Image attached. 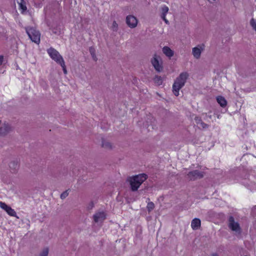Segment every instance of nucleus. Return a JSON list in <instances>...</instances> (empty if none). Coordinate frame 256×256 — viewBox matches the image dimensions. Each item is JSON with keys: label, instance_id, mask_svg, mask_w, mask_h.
<instances>
[{"label": "nucleus", "instance_id": "nucleus-1", "mask_svg": "<svg viewBox=\"0 0 256 256\" xmlns=\"http://www.w3.org/2000/svg\"><path fill=\"white\" fill-rule=\"evenodd\" d=\"M188 76L187 72H183L176 79L172 86L173 92L176 96L179 95L180 90L184 86Z\"/></svg>", "mask_w": 256, "mask_h": 256}, {"label": "nucleus", "instance_id": "nucleus-2", "mask_svg": "<svg viewBox=\"0 0 256 256\" xmlns=\"http://www.w3.org/2000/svg\"><path fill=\"white\" fill-rule=\"evenodd\" d=\"M147 178L146 174H140L128 178L132 190H136L141 184Z\"/></svg>", "mask_w": 256, "mask_h": 256}, {"label": "nucleus", "instance_id": "nucleus-3", "mask_svg": "<svg viewBox=\"0 0 256 256\" xmlns=\"http://www.w3.org/2000/svg\"><path fill=\"white\" fill-rule=\"evenodd\" d=\"M25 30L31 40L36 44H39L40 40V32L33 27H26Z\"/></svg>", "mask_w": 256, "mask_h": 256}, {"label": "nucleus", "instance_id": "nucleus-4", "mask_svg": "<svg viewBox=\"0 0 256 256\" xmlns=\"http://www.w3.org/2000/svg\"><path fill=\"white\" fill-rule=\"evenodd\" d=\"M50 56L58 64H62L64 65V60L60 53L54 48H50L47 50Z\"/></svg>", "mask_w": 256, "mask_h": 256}, {"label": "nucleus", "instance_id": "nucleus-5", "mask_svg": "<svg viewBox=\"0 0 256 256\" xmlns=\"http://www.w3.org/2000/svg\"><path fill=\"white\" fill-rule=\"evenodd\" d=\"M151 62L156 71L160 72L162 70V60L160 56L155 55L152 58Z\"/></svg>", "mask_w": 256, "mask_h": 256}, {"label": "nucleus", "instance_id": "nucleus-6", "mask_svg": "<svg viewBox=\"0 0 256 256\" xmlns=\"http://www.w3.org/2000/svg\"><path fill=\"white\" fill-rule=\"evenodd\" d=\"M126 24L131 28H135L138 23V20L136 17L132 15H128L126 17Z\"/></svg>", "mask_w": 256, "mask_h": 256}, {"label": "nucleus", "instance_id": "nucleus-7", "mask_svg": "<svg viewBox=\"0 0 256 256\" xmlns=\"http://www.w3.org/2000/svg\"><path fill=\"white\" fill-rule=\"evenodd\" d=\"M229 227L232 230L235 232L236 234H240V228L239 224L237 222H235L232 216L229 218Z\"/></svg>", "mask_w": 256, "mask_h": 256}, {"label": "nucleus", "instance_id": "nucleus-8", "mask_svg": "<svg viewBox=\"0 0 256 256\" xmlns=\"http://www.w3.org/2000/svg\"><path fill=\"white\" fill-rule=\"evenodd\" d=\"M204 49V44H200L192 48V54L194 58L198 59L200 57L201 54Z\"/></svg>", "mask_w": 256, "mask_h": 256}, {"label": "nucleus", "instance_id": "nucleus-9", "mask_svg": "<svg viewBox=\"0 0 256 256\" xmlns=\"http://www.w3.org/2000/svg\"><path fill=\"white\" fill-rule=\"evenodd\" d=\"M0 208L4 210L8 215L16 216V214L14 210L4 202H0Z\"/></svg>", "mask_w": 256, "mask_h": 256}, {"label": "nucleus", "instance_id": "nucleus-10", "mask_svg": "<svg viewBox=\"0 0 256 256\" xmlns=\"http://www.w3.org/2000/svg\"><path fill=\"white\" fill-rule=\"evenodd\" d=\"M94 220L95 222H102L106 218V213L104 211H98L94 215Z\"/></svg>", "mask_w": 256, "mask_h": 256}, {"label": "nucleus", "instance_id": "nucleus-11", "mask_svg": "<svg viewBox=\"0 0 256 256\" xmlns=\"http://www.w3.org/2000/svg\"><path fill=\"white\" fill-rule=\"evenodd\" d=\"M169 10L168 8L166 6H162L160 8V16L162 19L165 23L167 24H169L168 20L166 18V16Z\"/></svg>", "mask_w": 256, "mask_h": 256}, {"label": "nucleus", "instance_id": "nucleus-12", "mask_svg": "<svg viewBox=\"0 0 256 256\" xmlns=\"http://www.w3.org/2000/svg\"><path fill=\"white\" fill-rule=\"evenodd\" d=\"M203 173L197 170L190 172L188 174V178L191 180H194L203 176Z\"/></svg>", "mask_w": 256, "mask_h": 256}, {"label": "nucleus", "instance_id": "nucleus-13", "mask_svg": "<svg viewBox=\"0 0 256 256\" xmlns=\"http://www.w3.org/2000/svg\"><path fill=\"white\" fill-rule=\"evenodd\" d=\"M10 130V127L8 124L4 123L0 128V136H4Z\"/></svg>", "mask_w": 256, "mask_h": 256}, {"label": "nucleus", "instance_id": "nucleus-14", "mask_svg": "<svg viewBox=\"0 0 256 256\" xmlns=\"http://www.w3.org/2000/svg\"><path fill=\"white\" fill-rule=\"evenodd\" d=\"M163 53L168 57L171 58L174 56V52L168 46H165L162 48Z\"/></svg>", "mask_w": 256, "mask_h": 256}, {"label": "nucleus", "instance_id": "nucleus-15", "mask_svg": "<svg viewBox=\"0 0 256 256\" xmlns=\"http://www.w3.org/2000/svg\"><path fill=\"white\" fill-rule=\"evenodd\" d=\"M200 226V219L195 218L191 223V226L193 230H197Z\"/></svg>", "mask_w": 256, "mask_h": 256}, {"label": "nucleus", "instance_id": "nucleus-16", "mask_svg": "<svg viewBox=\"0 0 256 256\" xmlns=\"http://www.w3.org/2000/svg\"><path fill=\"white\" fill-rule=\"evenodd\" d=\"M216 100L217 102L218 103V104L222 106V107H225L227 104V102L226 100V99L222 96H218L216 98Z\"/></svg>", "mask_w": 256, "mask_h": 256}, {"label": "nucleus", "instance_id": "nucleus-17", "mask_svg": "<svg viewBox=\"0 0 256 256\" xmlns=\"http://www.w3.org/2000/svg\"><path fill=\"white\" fill-rule=\"evenodd\" d=\"M102 146L106 149H112V144L106 140H103L102 142Z\"/></svg>", "mask_w": 256, "mask_h": 256}, {"label": "nucleus", "instance_id": "nucleus-18", "mask_svg": "<svg viewBox=\"0 0 256 256\" xmlns=\"http://www.w3.org/2000/svg\"><path fill=\"white\" fill-rule=\"evenodd\" d=\"M49 252V249L48 247L44 248L40 252L38 256H48Z\"/></svg>", "mask_w": 256, "mask_h": 256}, {"label": "nucleus", "instance_id": "nucleus-19", "mask_svg": "<svg viewBox=\"0 0 256 256\" xmlns=\"http://www.w3.org/2000/svg\"><path fill=\"white\" fill-rule=\"evenodd\" d=\"M90 52L92 55L93 60L96 61L97 60V58L95 54V49L92 47L90 48Z\"/></svg>", "mask_w": 256, "mask_h": 256}, {"label": "nucleus", "instance_id": "nucleus-20", "mask_svg": "<svg viewBox=\"0 0 256 256\" xmlns=\"http://www.w3.org/2000/svg\"><path fill=\"white\" fill-rule=\"evenodd\" d=\"M154 81L158 85L162 84V78L160 76H156L154 78Z\"/></svg>", "mask_w": 256, "mask_h": 256}, {"label": "nucleus", "instance_id": "nucleus-21", "mask_svg": "<svg viewBox=\"0 0 256 256\" xmlns=\"http://www.w3.org/2000/svg\"><path fill=\"white\" fill-rule=\"evenodd\" d=\"M20 8L24 12L26 10V6L25 5L24 2L23 0H21V2L18 3Z\"/></svg>", "mask_w": 256, "mask_h": 256}, {"label": "nucleus", "instance_id": "nucleus-22", "mask_svg": "<svg viewBox=\"0 0 256 256\" xmlns=\"http://www.w3.org/2000/svg\"><path fill=\"white\" fill-rule=\"evenodd\" d=\"M154 208V204L152 202H150L147 205V208L148 212L152 211Z\"/></svg>", "mask_w": 256, "mask_h": 256}, {"label": "nucleus", "instance_id": "nucleus-23", "mask_svg": "<svg viewBox=\"0 0 256 256\" xmlns=\"http://www.w3.org/2000/svg\"><path fill=\"white\" fill-rule=\"evenodd\" d=\"M250 26H252L253 29L256 31V20L254 18H252L250 21Z\"/></svg>", "mask_w": 256, "mask_h": 256}, {"label": "nucleus", "instance_id": "nucleus-24", "mask_svg": "<svg viewBox=\"0 0 256 256\" xmlns=\"http://www.w3.org/2000/svg\"><path fill=\"white\" fill-rule=\"evenodd\" d=\"M118 28V24L116 23V21H114L112 26H111V29L114 31H116Z\"/></svg>", "mask_w": 256, "mask_h": 256}, {"label": "nucleus", "instance_id": "nucleus-25", "mask_svg": "<svg viewBox=\"0 0 256 256\" xmlns=\"http://www.w3.org/2000/svg\"><path fill=\"white\" fill-rule=\"evenodd\" d=\"M18 164L15 162H11L10 164V168L11 169L16 170Z\"/></svg>", "mask_w": 256, "mask_h": 256}, {"label": "nucleus", "instance_id": "nucleus-26", "mask_svg": "<svg viewBox=\"0 0 256 256\" xmlns=\"http://www.w3.org/2000/svg\"><path fill=\"white\" fill-rule=\"evenodd\" d=\"M68 195V190H66L64 191V192H63L61 194H60V198L62 199H64L66 197H67Z\"/></svg>", "mask_w": 256, "mask_h": 256}, {"label": "nucleus", "instance_id": "nucleus-27", "mask_svg": "<svg viewBox=\"0 0 256 256\" xmlns=\"http://www.w3.org/2000/svg\"><path fill=\"white\" fill-rule=\"evenodd\" d=\"M200 126L202 127L203 128H208V126L207 124L204 123L203 122L200 121Z\"/></svg>", "mask_w": 256, "mask_h": 256}, {"label": "nucleus", "instance_id": "nucleus-28", "mask_svg": "<svg viewBox=\"0 0 256 256\" xmlns=\"http://www.w3.org/2000/svg\"><path fill=\"white\" fill-rule=\"evenodd\" d=\"M62 67V69H63V71H64V72L66 74L67 73V71L66 70V66H65V64L64 63V65L62 64H59Z\"/></svg>", "mask_w": 256, "mask_h": 256}, {"label": "nucleus", "instance_id": "nucleus-29", "mask_svg": "<svg viewBox=\"0 0 256 256\" xmlns=\"http://www.w3.org/2000/svg\"><path fill=\"white\" fill-rule=\"evenodd\" d=\"M196 122L198 124H200V121H202L201 119L199 118H196L195 119Z\"/></svg>", "mask_w": 256, "mask_h": 256}, {"label": "nucleus", "instance_id": "nucleus-30", "mask_svg": "<svg viewBox=\"0 0 256 256\" xmlns=\"http://www.w3.org/2000/svg\"><path fill=\"white\" fill-rule=\"evenodd\" d=\"M4 58L2 56H0V65L2 64V62H3Z\"/></svg>", "mask_w": 256, "mask_h": 256}, {"label": "nucleus", "instance_id": "nucleus-31", "mask_svg": "<svg viewBox=\"0 0 256 256\" xmlns=\"http://www.w3.org/2000/svg\"><path fill=\"white\" fill-rule=\"evenodd\" d=\"M212 256H218L216 254H213Z\"/></svg>", "mask_w": 256, "mask_h": 256}]
</instances>
